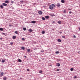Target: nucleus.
I'll list each match as a JSON object with an SVG mask.
<instances>
[{
    "label": "nucleus",
    "mask_w": 80,
    "mask_h": 80,
    "mask_svg": "<svg viewBox=\"0 0 80 80\" xmlns=\"http://www.w3.org/2000/svg\"><path fill=\"white\" fill-rule=\"evenodd\" d=\"M42 20H45V18L43 17H42Z\"/></svg>",
    "instance_id": "nucleus-24"
},
{
    "label": "nucleus",
    "mask_w": 80,
    "mask_h": 80,
    "mask_svg": "<svg viewBox=\"0 0 80 80\" xmlns=\"http://www.w3.org/2000/svg\"><path fill=\"white\" fill-rule=\"evenodd\" d=\"M3 79L4 80H7V78L6 77H4L3 78Z\"/></svg>",
    "instance_id": "nucleus-26"
},
{
    "label": "nucleus",
    "mask_w": 80,
    "mask_h": 80,
    "mask_svg": "<svg viewBox=\"0 0 80 80\" xmlns=\"http://www.w3.org/2000/svg\"><path fill=\"white\" fill-rule=\"evenodd\" d=\"M18 61L19 62H22V60L20 59H18Z\"/></svg>",
    "instance_id": "nucleus-20"
},
{
    "label": "nucleus",
    "mask_w": 80,
    "mask_h": 80,
    "mask_svg": "<svg viewBox=\"0 0 80 80\" xmlns=\"http://www.w3.org/2000/svg\"><path fill=\"white\" fill-rule=\"evenodd\" d=\"M5 62V60L2 59V61L1 62H2V63H4Z\"/></svg>",
    "instance_id": "nucleus-18"
},
{
    "label": "nucleus",
    "mask_w": 80,
    "mask_h": 80,
    "mask_svg": "<svg viewBox=\"0 0 80 80\" xmlns=\"http://www.w3.org/2000/svg\"><path fill=\"white\" fill-rule=\"evenodd\" d=\"M43 7L44 8H45V6H43Z\"/></svg>",
    "instance_id": "nucleus-49"
},
{
    "label": "nucleus",
    "mask_w": 80,
    "mask_h": 80,
    "mask_svg": "<svg viewBox=\"0 0 80 80\" xmlns=\"http://www.w3.org/2000/svg\"><path fill=\"white\" fill-rule=\"evenodd\" d=\"M2 34H3V35H5V33H3V32H2Z\"/></svg>",
    "instance_id": "nucleus-41"
},
{
    "label": "nucleus",
    "mask_w": 80,
    "mask_h": 80,
    "mask_svg": "<svg viewBox=\"0 0 80 80\" xmlns=\"http://www.w3.org/2000/svg\"><path fill=\"white\" fill-rule=\"evenodd\" d=\"M31 23H36V21H33L31 22Z\"/></svg>",
    "instance_id": "nucleus-8"
},
{
    "label": "nucleus",
    "mask_w": 80,
    "mask_h": 80,
    "mask_svg": "<svg viewBox=\"0 0 80 80\" xmlns=\"http://www.w3.org/2000/svg\"><path fill=\"white\" fill-rule=\"evenodd\" d=\"M2 5H3V6H7V4L5 3H3L2 4Z\"/></svg>",
    "instance_id": "nucleus-6"
},
{
    "label": "nucleus",
    "mask_w": 80,
    "mask_h": 80,
    "mask_svg": "<svg viewBox=\"0 0 80 80\" xmlns=\"http://www.w3.org/2000/svg\"><path fill=\"white\" fill-rule=\"evenodd\" d=\"M21 49H22V50H25V47H21Z\"/></svg>",
    "instance_id": "nucleus-23"
},
{
    "label": "nucleus",
    "mask_w": 80,
    "mask_h": 80,
    "mask_svg": "<svg viewBox=\"0 0 80 80\" xmlns=\"http://www.w3.org/2000/svg\"><path fill=\"white\" fill-rule=\"evenodd\" d=\"M23 30L24 31H25L26 30V28H23Z\"/></svg>",
    "instance_id": "nucleus-29"
},
{
    "label": "nucleus",
    "mask_w": 80,
    "mask_h": 80,
    "mask_svg": "<svg viewBox=\"0 0 80 80\" xmlns=\"http://www.w3.org/2000/svg\"><path fill=\"white\" fill-rule=\"evenodd\" d=\"M24 58H27V56H24Z\"/></svg>",
    "instance_id": "nucleus-42"
},
{
    "label": "nucleus",
    "mask_w": 80,
    "mask_h": 80,
    "mask_svg": "<svg viewBox=\"0 0 80 80\" xmlns=\"http://www.w3.org/2000/svg\"><path fill=\"white\" fill-rule=\"evenodd\" d=\"M60 70V69H57V71H59Z\"/></svg>",
    "instance_id": "nucleus-36"
},
{
    "label": "nucleus",
    "mask_w": 80,
    "mask_h": 80,
    "mask_svg": "<svg viewBox=\"0 0 80 80\" xmlns=\"http://www.w3.org/2000/svg\"><path fill=\"white\" fill-rule=\"evenodd\" d=\"M56 65V66H57V67H60V64L58 63H57Z\"/></svg>",
    "instance_id": "nucleus-5"
},
{
    "label": "nucleus",
    "mask_w": 80,
    "mask_h": 80,
    "mask_svg": "<svg viewBox=\"0 0 80 80\" xmlns=\"http://www.w3.org/2000/svg\"><path fill=\"white\" fill-rule=\"evenodd\" d=\"M45 33V32L44 31H42V34H44Z\"/></svg>",
    "instance_id": "nucleus-14"
},
{
    "label": "nucleus",
    "mask_w": 80,
    "mask_h": 80,
    "mask_svg": "<svg viewBox=\"0 0 80 80\" xmlns=\"http://www.w3.org/2000/svg\"><path fill=\"white\" fill-rule=\"evenodd\" d=\"M0 7L1 8H3V5H1L0 6Z\"/></svg>",
    "instance_id": "nucleus-22"
},
{
    "label": "nucleus",
    "mask_w": 80,
    "mask_h": 80,
    "mask_svg": "<svg viewBox=\"0 0 80 80\" xmlns=\"http://www.w3.org/2000/svg\"><path fill=\"white\" fill-rule=\"evenodd\" d=\"M80 52H78V53H79Z\"/></svg>",
    "instance_id": "nucleus-52"
},
{
    "label": "nucleus",
    "mask_w": 80,
    "mask_h": 80,
    "mask_svg": "<svg viewBox=\"0 0 80 80\" xmlns=\"http://www.w3.org/2000/svg\"><path fill=\"white\" fill-rule=\"evenodd\" d=\"M49 66H50L51 67H52V65H50Z\"/></svg>",
    "instance_id": "nucleus-50"
},
{
    "label": "nucleus",
    "mask_w": 80,
    "mask_h": 80,
    "mask_svg": "<svg viewBox=\"0 0 80 80\" xmlns=\"http://www.w3.org/2000/svg\"><path fill=\"white\" fill-rule=\"evenodd\" d=\"M61 2L62 3H64V2H65V1H64V0H62L61 1Z\"/></svg>",
    "instance_id": "nucleus-21"
},
{
    "label": "nucleus",
    "mask_w": 80,
    "mask_h": 80,
    "mask_svg": "<svg viewBox=\"0 0 80 80\" xmlns=\"http://www.w3.org/2000/svg\"><path fill=\"white\" fill-rule=\"evenodd\" d=\"M0 39L2 40V38H0Z\"/></svg>",
    "instance_id": "nucleus-46"
},
{
    "label": "nucleus",
    "mask_w": 80,
    "mask_h": 80,
    "mask_svg": "<svg viewBox=\"0 0 80 80\" xmlns=\"http://www.w3.org/2000/svg\"><path fill=\"white\" fill-rule=\"evenodd\" d=\"M16 36H12V38L13 39H15V38H16Z\"/></svg>",
    "instance_id": "nucleus-11"
},
{
    "label": "nucleus",
    "mask_w": 80,
    "mask_h": 80,
    "mask_svg": "<svg viewBox=\"0 0 80 80\" xmlns=\"http://www.w3.org/2000/svg\"><path fill=\"white\" fill-rule=\"evenodd\" d=\"M55 7V5L54 4H52L49 6V8L50 10H53V8H54Z\"/></svg>",
    "instance_id": "nucleus-1"
},
{
    "label": "nucleus",
    "mask_w": 80,
    "mask_h": 80,
    "mask_svg": "<svg viewBox=\"0 0 80 80\" xmlns=\"http://www.w3.org/2000/svg\"><path fill=\"white\" fill-rule=\"evenodd\" d=\"M27 52H28V53L30 52V49H27Z\"/></svg>",
    "instance_id": "nucleus-10"
},
{
    "label": "nucleus",
    "mask_w": 80,
    "mask_h": 80,
    "mask_svg": "<svg viewBox=\"0 0 80 80\" xmlns=\"http://www.w3.org/2000/svg\"><path fill=\"white\" fill-rule=\"evenodd\" d=\"M56 6L57 7H61V5H60V4L59 3H57Z\"/></svg>",
    "instance_id": "nucleus-2"
},
{
    "label": "nucleus",
    "mask_w": 80,
    "mask_h": 80,
    "mask_svg": "<svg viewBox=\"0 0 80 80\" xmlns=\"http://www.w3.org/2000/svg\"><path fill=\"white\" fill-rule=\"evenodd\" d=\"M52 22L53 23H55V21H53Z\"/></svg>",
    "instance_id": "nucleus-45"
},
{
    "label": "nucleus",
    "mask_w": 80,
    "mask_h": 80,
    "mask_svg": "<svg viewBox=\"0 0 80 80\" xmlns=\"http://www.w3.org/2000/svg\"><path fill=\"white\" fill-rule=\"evenodd\" d=\"M14 1H12L11 2V3L13 4V3H14Z\"/></svg>",
    "instance_id": "nucleus-28"
},
{
    "label": "nucleus",
    "mask_w": 80,
    "mask_h": 80,
    "mask_svg": "<svg viewBox=\"0 0 80 80\" xmlns=\"http://www.w3.org/2000/svg\"><path fill=\"white\" fill-rule=\"evenodd\" d=\"M62 38H65V36H62Z\"/></svg>",
    "instance_id": "nucleus-37"
},
{
    "label": "nucleus",
    "mask_w": 80,
    "mask_h": 80,
    "mask_svg": "<svg viewBox=\"0 0 80 80\" xmlns=\"http://www.w3.org/2000/svg\"><path fill=\"white\" fill-rule=\"evenodd\" d=\"M58 42H62V40L60 39H58Z\"/></svg>",
    "instance_id": "nucleus-12"
},
{
    "label": "nucleus",
    "mask_w": 80,
    "mask_h": 80,
    "mask_svg": "<svg viewBox=\"0 0 80 80\" xmlns=\"http://www.w3.org/2000/svg\"><path fill=\"white\" fill-rule=\"evenodd\" d=\"M63 12L64 13H66V10H64L63 11Z\"/></svg>",
    "instance_id": "nucleus-19"
},
{
    "label": "nucleus",
    "mask_w": 80,
    "mask_h": 80,
    "mask_svg": "<svg viewBox=\"0 0 80 80\" xmlns=\"http://www.w3.org/2000/svg\"><path fill=\"white\" fill-rule=\"evenodd\" d=\"M45 18H46V19H48V18H49V16H45Z\"/></svg>",
    "instance_id": "nucleus-7"
},
{
    "label": "nucleus",
    "mask_w": 80,
    "mask_h": 80,
    "mask_svg": "<svg viewBox=\"0 0 80 80\" xmlns=\"http://www.w3.org/2000/svg\"><path fill=\"white\" fill-rule=\"evenodd\" d=\"M50 16H51V17H52V14H50Z\"/></svg>",
    "instance_id": "nucleus-35"
},
{
    "label": "nucleus",
    "mask_w": 80,
    "mask_h": 80,
    "mask_svg": "<svg viewBox=\"0 0 80 80\" xmlns=\"http://www.w3.org/2000/svg\"><path fill=\"white\" fill-rule=\"evenodd\" d=\"M1 73H0V77H2V76H3V72H1Z\"/></svg>",
    "instance_id": "nucleus-4"
},
{
    "label": "nucleus",
    "mask_w": 80,
    "mask_h": 80,
    "mask_svg": "<svg viewBox=\"0 0 80 80\" xmlns=\"http://www.w3.org/2000/svg\"><path fill=\"white\" fill-rule=\"evenodd\" d=\"M22 40L23 41V40H25V38H22Z\"/></svg>",
    "instance_id": "nucleus-32"
},
{
    "label": "nucleus",
    "mask_w": 80,
    "mask_h": 80,
    "mask_svg": "<svg viewBox=\"0 0 80 80\" xmlns=\"http://www.w3.org/2000/svg\"><path fill=\"white\" fill-rule=\"evenodd\" d=\"M74 38H76V36L75 35H74L73 36Z\"/></svg>",
    "instance_id": "nucleus-33"
},
{
    "label": "nucleus",
    "mask_w": 80,
    "mask_h": 80,
    "mask_svg": "<svg viewBox=\"0 0 80 80\" xmlns=\"http://www.w3.org/2000/svg\"><path fill=\"white\" fill-rule=\"evenodd\" d=\"M79 31H80V28H79Z\"/></svg>",
    "instance_id": "nucleus-48"
},
{
    "label": "nucleus",
    "mask_w": 80,
    "mask_h": 80,
    "mask_svg": "<svg viewBox=\"0 0 80 80\" xmlns=\"http://www.w3.org/2000/svg\"><path fill=\"white\" fill-rule=\"evenodd\" d=\"M74 78H77V76H74L73 77Z\"/></svg>",
    "instance_id": "nucleus-31"
},
{
    "label": "nucleus",
    "mask_w": 80,
    "mask_h": 80,
    "mask_svg": "<svg viewBox=\"0 0 80 80\" xmlns=\"http://www.w3.org/2000/svg\"><path fill=\"white\" fill-rule=\"evenodd\" d=\"M58 23L59 24H61L62 23V21H58Z\"/></svg>",
    "instance_id": "nucleus-15"
},
{
    "label": "nucleus",
    "mask_w": 80,
    "mask_h": 80,
    "mask_svg": "<svg viewBox=\"0 0 80 80\" xmlns=\"http://www.w3.org/2000/svg\"><path fill=\"white\" fill-rule=\"evenodd\" d=\"M9 26H10V27H12V25H9Z\"/></svg>",
    "instance_id": "nucleus-39"
},
{
    "label": "nucleus",
    "mask_w": 80,
    "mask_h": 80,
    "mask_svg": "<svg viewBox=\"0 0 80 80\" xmlns=\"http://www.w3.org/2000/svg\"><path fill=\"white\" fill-rule=\"evenodd\" d=\"M27 71H29V69H27Z\"/></svg>",
    "instance_id": "nucleus-44"
},
{
    "label": "nucleus",
    "mask_w": 80,
    "mask_h": 80,
    "mask_svg": "<svg viewBox=\"0 0 80 80\" xmlns=\"http://www.w3.org/2000/svg\"><path fill=\"white\" fill-rule=\"evenodd\" d=\"M29 31L30 32H33V31L32 29H29Z\"/></svg>",
    "instance_id": "nucleus-16"
},
{
    "label": "nucleus",
    "mask_w": 80,
    "mask_h": 80,
    "mask_svg": "<svg viewBox=\"0 0 80 80\" xmlns=\"http://www.w3.org/2000/svg\"><path fill=\"white\" fill-rule=\"evenodd\" d=\"M12 44H13V42H11V43H10V44H11V45H12Z\"/></svg>",
    "instance_id": "nucleus-38"
},
{
    "label": "nucleus",
    "mask_w": 80,
    "mask_h": 80,
    "mask_svg": "<svg viewBox=\"0 0 80 80\" xmlns=\"http://www.w3.org/2000/svg\"><path fill=\"white\" fill-rule=\"evenodd\" d=\"M59 33H60V34H61V33H62V32H59Z\"/></svg>",
    "instance_id": "nucleus-40"
},
{
    "label": "nucleus",
    "mask_w": 80,
    "mask_h": 80,
    "mask_svg": "<svg viewBox=\"0 0 80 80\" xmlns=\"http://www.w3.org/2000/svg\"><path fill=\"white\" fill-rule=\"evenodd\" d=\"M54 16H55V15H54V14H52V17H54Z\"/></svg>",
    "instance_id": "nucleus-43"
},
{
    "label": "nucleus",
    "mask_w": 80,
    "mask_h": 80,
    "mask_svg": "<svg viewBox=\"0 0 80 80\" xmlns=\"http://www.w3.org/2000/svg\"><path fill=\"white\" fill-rule=\"evenodd\" d=\"M71 13H72V12L70 11L69 12V14H71Z\"/></svg>",
    "instance_id": "nucleus-34"
},
{
    "label": "nucleus",
    "mask_w": 80,
    "mask_h": 80,
    "mask_svg": "<svg viewBox=\"0 0 80 80\" xmlns=\"http://www.w3.org/2000/svg\"><path fill=\"white\" fill-rule=\"evenodd\" d=\"M55 53H56V54H58L59 53V51L56 52Z\"/></svg>",
    "instance_id": "nucleus-25"
},
{
    "label": "nucleus",
    "mask_w": 80,
    "mask_h": 80,
    "mask_svg": "<svg viewBox=\"0 0 80 80\" xmlns=\"http://www.w3.org/2000/svg\"><path fill=\"white\" fill-rule=\"evenodd\" d=\"M0 61H1V60L0 59Z\"/></svg>",
    "instance_id": "nucleus-51"
},
{
    "label": "nucleus",
    "mask_w": 80,
    "mask_h": 80,
    "mask_svg": "<svg viewBox=\"0 0 80 80\" xmlns=\"http://www.w3.org/2000/svg\"><path fill=\"white\" fill-rule=\"evenodd\" d=\"M42 72H43V71L42 70H40L39 72V73H42Z\"/></svg>",
    "instance_id": "nucleus-13"
},
{
    "label": "nucleus",
    "mask_w": 80,
    "mask_h": 80,
    "mask_svg": "<svg viewBox=\"0 0 80 80\" xmlns=\"http://www.w3.org/2000/svg\"><path fill=\"white\" fill-rule=\"evenodd\" d=\"M15 33H16V34H18V31H16L15 32Z\"/></svg>",
    "instance_id": "nucleus-27"
},
{
    "label": "nucleus",
    "mask_w": 80,
    "mask_h": 80,
    "mask_svg": "<svg viewBox=\"0 0 80 80\" xmlns=\"http://www.w3.org/2000/svg\"><path fill=\"white\" fill-rule=\"evenodd\" d=\"M68 10H71V9H70V8H69V9H68Z\"/></svg>",
    "instance_id": "nucleus-47"
},
{
    "label": "nucleus",
    "mask_w": 80,
    "mask_h": 80,
    "mask_svg": "<svg viewBox=\"0 0 80 80\" xmlns=\"http://www.w3.org/2000/svg\"><path fill=\"white\" fill-rule=\"evenodd\" d=\"M0 31H3V28H0Z\"/></svg>",
    "instance_id": "nucleus-17"
},
{
    "label": "nucleus",
    "mask_w": 80,
    "mask_h": 80,
    "mask_svg": "<svg viewBox=\"0 0 80 80\" xmlns=\"http://www.w3.org/2000/svg\"><path fill=\"white\" fill-rule=\"evenodd\" d=\"M38 13L39 15H42L43 13V12L42 11H40L38 12Z\"/></svg>",
    "instance_id": "nucleus-3"
},
{
    "label": "nucleus",
    "mask_w": 80,
    "mask_h": 80,
    "mask_svg": "<svg viewBox=\"0 0 80 80\" xmlns=\"http://www.w3.org/2000/svg\"><path fill=\"white\" fill-rule=\"evenodd\" d=\"M41 52H42V51Z\"/></svg>",
    "instance_id": "nucleus-53"
},
{
    "label": "nucleus",
    "mask_w": 80,
    "mask_h": 80,
    "mask_svg": "<svg viewBox=\"0 0 80 80\" xmlns=\"http://www.w3.org/2000/svg\"><path fill=\"white\" fill-rule=\"evenodd\" d=\"M71 71H73V68H71L70 69Z\"/></svg>",
    "instance_id": "nucleus-30"
},
{
    "label": "nucleus",
    "mask_w": 80,
    "mask_h": 80,
    "mask_svg": "<svg viewBox=\"0 0 80 80\" xmlns=\"http://www.w3.org/2000/svg\"><path fill=\"white\" fill-rule=\"evenodd\" d=\"M5 3H9V1L8 0H6L5 2Z\"/></svg>",
    "instance_id": "nucleus-9"
}]
</instances>
